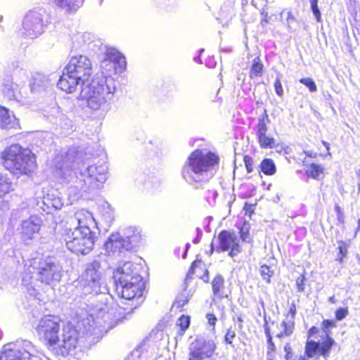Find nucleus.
I'll list each match as a JSON object with an SVG mask.
<instances>
[{
    "instance_id": "obj_1",
    "label": "nucleus",
    "mask_w": 360,
    "mask_h": 360,
    "mask_svg": "<svg viewBox=\"0 0 360 360\" xmlns=\"http://www.w3.org/2000/svg\"><path fill=\"white\" fill-rule=\"evenodd\" d=\"M82 153L77 148L63 150L53 160V164L58 174L68 181V195L73 202L82 197L86 193H91L103 187L108 178V166L105 162H98L82 169L72 168L79 164Z\"/></svg>"
},
{
    "instance_id": "obj_2",
    "label": "nucleus",
    "mask_w": 360,
    "mask_h": 360,
    "mask_svg": "<svg viewBox=\"0 0 360 360\" xmlns=\"http://www.w3.org/2000/svg\"><path fill=\"white\" fill-rule=\"evenodd\" d=\"M77 288V295L79 296H89L92 301L88 312L93 317L103 319L107 322L110 319L109 303L112 300L108 295V288L103 277L101 263L94 260L86 265L84 271L74 282Z\"/></svg>"
},
{
    "instance_id": "obj_3",
    "label": "nucleus",
    "mask_w": 360,
    "mask_h": 360,
    "mask_svg": "<svg viewBox=\"0 0 360 360\" xmlns=\"http://www.w3.org/2000/svg\"><path fill=\"white\" fill-rule=\"evenodd\" d=\"M71 228L65 236L67 248L77 255H87L94 248L98 230V223L91 212L85 209L75 212L70 219Z\"/></svg>"
},
{
    "instance_id": "obj_4",
    "label": "nucleus",
    "mask_w": 360,
    "mask_h": 360,
    "mask_svg": "<svg viewBox=\"0 0 360 360\" xmlns=\"http://www.w3.org/2000/svg\"><path fill=\"white\" fill-rule=\"evenodd\" d=\"M219 164V157L214 153L200 149L193 151L184 163L181 175L185 182L193 189H202L215 175Z\"/></svg>"
},
{
    "instance_id": "obj_5",
    "label": "nucleus",
    "mask_w": 360,
    "mask_h": 360,
    "mask_svg": "<svg viewBox=\"0 0 360 360\" xmlns=\"http://www.w3.org/2000/svg\"><path fill=\"white\" fill-rule=\"evenodd\" d=\"M63 276V267L52 257L34 258L27 262L22 283L30 290H35L38 283L49 286L58 284Z\"/></svg>"
},
{
    "instance_id": "obj_6",
    "label": "nucleus",
    "mask_w": 360,
    "mask_h": 360,
    "mask_svg": "<svg viewBox=\"0 0 360 360\" xmlns=\"http://www.w3.org/2000/svg\"><path fill=\"white\" fill-rule=\"evenodd\" d=\"M99 319L96 316L92 317L91 313L87 311L86 318L78 323L79 330L69 324L64 326L61 339L58 338V342L53 347L56 354L65 357L68 355L75 356L77 352H82L86 348L84 341L86 338L92 335L97 326H101Z\"/></svg>"
},
{
    "instance_id": "obj_7",
    "label": "nucleus",
    "mask_w": 360,
    "mask_h": 360,
    "mask_svg": "<svg viewBox=\"0 0 360 360\" xmlns=\"http://www.w3.org/2000/svg\"><path fill=\"white\" fill-rule=\"evenodd\" d=\"M116 82L110 76L96 77L90 83L83 84L79 97L86 100L87 106L93 110H108L115 100Z\"/></svg>"
},
{
    "instance_id": "obj_8",
    "label": "nucleus",
    "mask_w": 360,
    "mask_h": 360,
    "mask_svg": "<svg viewBox=\"0 0 360 360\" xmlns=\"http://www.w3.org/2000/svg\"><path fill=\"white\" fill-rule=\"evenodd\" d=\"M1 158L5 169L18 178L22 175H30L37 167L35 155L19 144L6 147L1 153Z\"/></svg>"
},
{
    "instance_id": "obj_9",
    "label": "nucleus",
    "mask_w": 360,
    "mask_h": 360,
    "mask_svg": "<svg viewBox=\"0 0 360 360\" xmlns=\"http://www.w3.org/2000/svg\"><path fill=\"white\" fill-rule=\"evenodd\" d=\"M12 76L6 75L1 80V91L4 97L8 101H14L22 105L30 101V93L26 82L28 71L22 63L14 61L11 65Z\"/></svg>"
},
{
    "instance_id": "obj_10",
    "label": "nucleus",
    "mask_w": 360,
    "mask_h": 360,
    "mask_svg": "<svg viewBox=\"0 0 360 360\" xmlns=\"http://www.w3.org/2000/svg\"><path fill=\"white\" fill-rule=\"evenodd\" d=\"M115 290L120 297L133 300L142 296L144 282L142 276L134 270V264L127 262L113 273Z\"/></svg>"
},
{
    "instance_id": "obj_11",
    "label": "nucleus",
    "mask_w": 360,
    "mask_h": 360,
    "mask_svg": "<svg viewBox=\"0 0 360 360\" xmlns=\"http://www.w3.org/2000/svg\"><path fill=\"white\" fill-rule=\"evenodd\" d=\"M49 23V15L44 8L30 10L22 20L23 34L31 39L37 38L44 32Z\"/></svg>"
},
{
    "instance_id": "obj_12",
    "label": "nucleus",
    "mask_w": 360,
    "mask_h": 360,
    "mask_svg": "<svg viewBox=\"0 0 360 360\" xmlns=\"http://www.w3.org/2000/svg\"><path fill=\"white\" fill-rule=\"evenodd\" d=\"M31 342L18 340L4 345L0 360H42Z\"/></svg>"
},
{
    "instance_id": "obj_13",
    "label": "nucleus",
    "mask_w": 360,
    "mask_h": 360,
    "mask_svg": "<svg viewBox=\"0 0 360 360\" xmlns=\"http://www.w3.org/2000/svg\"><path fill=\"white\" fill-rule=\"evenodd\" d=\"M60 319L53 315H46L40 319L36 327L38 335L49 347H54L58 342Z\"/></svg>"
},
{
    "instance_id": "obj_14",
    "label": "nucleus",
    "mask_w": 360,
    "mask_h": 360,
    "mask_svg": "<svg viewBox=\"0 0 360 360\" xmlns=\"http://www.w3.org/2000/svg\"><path fill=\"white\" fill-rule=\"evenodd\" d=\"M72 46L71 53L77 51L96 53L103 45L102 41L92 32H77L72 38Z\"/></svg>"
},
{
    "instance_id": "obj_15",
    "label": "nucleus",
    "mask_w": 360,
    "mask_h": 360,
    "mask_svg": "<svg viewBox=\"0 0 360 360\" xmlns=\"http://www.w3.org/2000/svg\"><path fill=\"white\" fill-rule=\"evenodd\" d=\"M217 349L215 342L212 340L197 338L188 347V360H206L214 355Z\"/></svg>"
},
{
    "instance_id": "obj_16",
    "label": "nucleus",
    "mask_w": 360,
    "mask_h": 360,
    "mask_svg": "<svg viewBox=\"0 0 360 360\" xmlns=\"http://www.w3.org/2000/svg\"><path fill=\"white\" fill-rule=\"evenodd\" d=\"M270 123V119L266 110L260 115L257 119V123L253 127V131L256 135L257 142L261 148H274L276 146V141L274 137L268 134V124Z\"/></svg>"
},
{
    "instance_id": "obj_17",
    "label": "nucleus",
    "mask_w": 360,
    "mask_h": 360,
    "mask_svg": "<svg viewBox=\"0 0 360 360\" xmlns=\"http://www.w3.org/2000/svg\"><path fill=\"white\" fill-rule=\"evenodd\" d=\"M70 73L81 77L84 82L88 83V79L92 74V63L90 59L84 55H72L65 68Z\"/></svg>"
},
{
    "instance_id": "obj_18",
    "label": "nucleus",
    "mask_w": 360,
    "mask_h": 360,
    "mask_svg": "<svg viewBox=\"0 0 360 360\" xmlns=\"http://www.w3.org/2000/svg\"><path fill=\"white\" fill-rule=\"evenodd\" d=\"M219 245L216 248L217 252H226L230 250L229 255L234 257L242 252L243 248L237 235L230 231L223 230L217 236Z\"/></svg>"
},
{
    "instance_id": "obj_19",
    "label": "nucleus",
    "mask_w": 360,
    "mask_h": 360,
    "mask_svg": "<svg viewBox=\"0 0 360 360\" xmlns=\"http://www.w3.org/2000/svg\"><path fill=\"white\" fill-rule=\"evenodd\" d=\"M131 242L127 241L120 233H112L105 243V248L110 256H122L132 249Z\"/></svg>"
},
{
    "instance_id": "obj_20",
    "label": "nucleus",
    "mask_w": 360,
    "mask_h": 360,
    "mask_svg": "<svg viewBox=\"0 0 360 360\" xmlns=\"http://www.w3.org/2000/svg\"><path fill=\"white\" fill-rule=\"evenodd\" d=\"M84 84H86L87 83L82 80L81 77L75 75L73 73H70L67 71V69L65 68L57 85L58 88L63 91H65L66 93H72L76 91L79 84H81L82 89Z\"/></svg>"
},
{
    "instance_id": "obj_21",
    "label": "nucleus",
    "mask_w": 360,
    "mask_h": 360,
    "mask_svg": "<svg viewBox=\"0 0 360 360\" xmlns=\"http://www.w3.org/2000/svg\"><path fill=\"white\" fill-rule=\"evenodd\" d=\"M41 225V219L37 215H32L22 221L20 233L25 240L32 239L39 232Z\"/></svg>"
},
{
    "instance_id": "obj_22",
    "label": "nucleus",
    "mask_w": 360,
    "mask_h": 360,
    "mask_svg": "<svg viewBox=\"0 0 360 360\" xmlns=\"http://www.w3.org/2000/svg\"><path fill=\"white\" fill-rule=\"evenodd\" d=\"M50 84L51 81L47 76L39 72L34 73L29 80V84L27 86L30 93V101L28 104L32 102V94L40 93L45 90Z\"/></svg>"
},
{
    "instance_id": "obj_23",
    "label": "nucleus",
    "mask_w": 360,
    "mask_h": 360,
    "mask_svg": "<svg viewBox=\"0 0 360 360\" xmlns=\"http://www.w3.org/2000/svg\"><path fill=\"white\" fill-rule=\"evenodd\" d=\"M103 58L118 65L120 71L125 70L127 66L125 57L116 49L105 47Z\"/></svg>"
},
{
    "instance_id": "obj_24",
    "label": "nucleus",
    "mask_w": 360,
    "mask_h": 360,
    "mask_svg": "<svg viewBox=\"0 0 360 360\" xmlns=\"http://www.w3.org/2000/svg\"><path fill=\"white\" fill-rule=\"evenodd\" d=\"M58 8L67 13H75L83 4L84 0H51Z\"/></svg>"
},
{
    "instance_id": "obj_25",
    "label": "nucleus",
    "mask_w": 360,
    "mask_h": 360,
    "mask_svg": "<svg viewBox=\"0 0 360 360\" xmlns=\"http://www.w3.org/2000/svg\"><path fill=\"white\" fill-rule=\"evenodd\" d=\"M212 289L214 296L219 300L226 297L224 278L221 274H217L212 281Z\"/></svg>"
},
{
    "instance_id": "obj_26",
    "label": "nucleus",
    "mask_w": 360,
    "mask_h": 360,
    "mask_svg": "<svg viewBox=\"0 0 360 360\" xmlns=\"http://www.w3.org/2000/svg\"><path fill=\"white\" fill-rule=\"evenodd\" d=\"M15 121V116L11 115L6 108L0 106V128H12L14 127Z\"/></svg>"
},
{
    "instance_id": "obj_27",
    "label": "nucleus",
    "mask_w": 360,
    "mask_h": 360,
    "mask_svg": "<svg viewBox=\"0 0 360 360\" xmlns=\"http://www.w3.org/2000/svg\"><path fill=\"white\" fill-rule=\"evenodd\" d=\"M118 65H116L114 62H110V60H106L105 58H103L101 61V75H98L97 77L102 76H110L112 77V74L116 73H122L124 71H120L118 68Z\"/></svg>"
},
{
    "instance_id": "obj_28",
    "label": "nucleus",
    "mask_w": 360,
    "mask_h": 360,
    "mask_svg": "<svg viewBox=\"0 0 360 360\" xmlns=\"http://www.w3.org/2000/svg\"><path fill=\"white\" fill-rule=\"evenodd\" d=\"M101 217L107 227H109L114 220V212L110 205L105 202L99 207Z\"/></svg>"
},
{
    "instance_id": "obj_29",
    "label": "nucleus",
    "mask_w": 360,
    "mask_h": 360,
    "mask_svg": "<svg viewBox=\"0 0 360 360\" xmlns=\"http://www.w3.org/2000/svg\"><path fill=\"white\" fill-rule=\"evenodd\" d=\"M127 241L131 242V246L136 245L141 239L140 231L135 227H128L124 230L123 236Z\"/></svg>"
},
{
    "instance_id": "obj_30",
    "label": "nucleus",
    "mask_w": 360,
    "mask_h": 360,
    "mask_svg": "<svg viewBox=\"0 0 360 360\" xmlns=\"http://www.w3.org/2000/svg\"><path fill=\"white\" fill-rule=\"evenodd\" d=\"M264 71V65L259 57L252 60L250 71V79H255L261 77Z\"/></svg>"
},
{
    "instance_id": "obj_31",
    "label": "nucleus",
    "mask_w": 360,
    "mask_h": 360,
    "mask_svg": "<svg viewBox=\"0 0 360 360\" xmlns=\"http://www.w3.org/2000/svg\"><path fill=\"white\" fill-rule=\"evenodd\" d=\"M12 182L7 174H0V200L11 191Z\"/></svg>"
},
{
    "instance_id": "obj_32",
    "label": "nucleus",
    "mask_w": 360,
    "mask_h": 360,
    "mask_svg": "<svg viewBox=\"0 0 360 360\" xmlns=\"http://www.w3.org/2000/svg\"><path fill=\"white\" fill-rule=\"evenodd\" d=\"M326 338V340L321 344L319 343V354L327 360L335 341L331 337Z\"/></svg>"
},
{
    "instance_id": "obj_33",
    "label": "nucleus",
    "mask_w": 360,
    "mask_h": 360,
    "mask_svg": "<svg viewBox=\"0 0 360 360\" xmlns=\"http://www.w3.org/2000/svg\"><path fill=\"white\" fill-rule=\"evenodd\" d=\"M262 172L266 175H273L276 172L274 162L270 158H265L260 165Z\"/></svg>"
},
{
    "instance_id": "obj_34",
    "label": "nucleus",
    "mask_w": 360,
    "mask_h": 360,
    "mask_svg": "<svg viewBox=\"0 0 360 360\" xmlns=\"http://www.w3.org/2000/svg\"><path fill=\"white\" fill-rule=\"evenodd\" d=\"M317 354H319V343L313 340L307 341L304 354L306 358H312Z\"/></svg>"
},
{
    "instance_id": "obj_35",
    "label": "nucleus",
    "mask_w": 360,
    "mask_h": 360,
    "mask_svg": "<svg viewBox=\"0 0 360 360\" xmlns=\"http://www.w3.org/2000/svg\"><path fill=\"white\" fill-rule=\"evenodd\" d=\"M250 225L248 222H244L239 230L240 238L243 242L252 244L253 243L252 237L250 235Z\"/></svg>"
},
{
    "instance_id": "obj_36",
    "label": "nucleus",
    "mask_w": 360,
    "mask_h": 360,
    "mask_svg": "<svg viewBox=\"0 0 360 360\" xmlns=\"http://www.w3.org/2000/svg\"><path fill=\"white\" fill-rule=\"evenodd\" d=\"M281 331L276 335V337L281 338L284 336H290L294 330V323L291 321H282L280 326Z\"/></svg>"
},
{
    "instance_id": "obj_37",
    "label": "nucleus",
    "mask_w": 360,
    "mask_h": 360,
    "mask_svg": "<svg viewBox=\"0 0 360 360\" xmlns=\"http://www.w3.org/2000/svg\"><path fill=\"white\" fill-rule=\"evenodd\" d=\"M233 1H229L227 4L224 3L221 7L219 15L221 18L229 20L233 15Z\"/></svg>"
},
{
    "instance_id": "obj_38",
    "label": "nucleus",
    "mask_w": 360,
    "mask_h": 360,
    "mask_svg": "<svg viewBox=\"0 0 360 360\" xmlns=\"http://www.w3.org/2000/svg\"><path fill=\"white\" fill-rule=\"evenodd\" d=\"M323 168L321 165L311 164L307 169L306 173L308 176L313 179H318L321 174L323 173Z\"/></svg>"
},
{
    "instance_id": "obj_39",
    "label": "nucleus",
    "mask_w": 360,
    "mask_h": 360,
    "mask_svg": "<svg viewBox=\"0 0 360 360\" xmlns=\"http://www.w3.org/2000/svg\"><path fill=\"white\" fill-rule=\"evenodd\" d=\"M58 124L64 129L65 132H68L69 130L72 129L73 127L72 122L64 115L60 117Z\"/></svg>"
},
{
    "instance_id": "obj_40",
    "label": "nucleus",
    "mask_w": 360,
    "mask_h": 360,
    "mask_svg": "<svg viewBox=\"0 0 360 360\" xmlns=\"http://www.w3.org/2000/svg\"><path fill=\"white\" fill-rule=\"evenodd\" d=\"M338 260L340 262H342L344 257H346V255H347V251H348V245L342 241V240H340L338 242Z\"/></svg>"
},
{
    "instance_id": "obj_41",
    "label": "nucleus",
    "mask_w": 360,
    "mask_h": 360,
    "mask_svg": "<svg viewBox=\"0 0 360 360\" xmlns=\"http://www.w3.org/2000/svg\"><path fill=\"white\" fill-rule=\"evenodd\" d=\"M236 333L232 328H229L226 330V334L224 335V341L225 344L229 345L232 348H234V345L233 344V340L236 338Z\"/></svg>"
},
{
    "instance_id": "obj_42",
    "label": "nucleus",
    "mask_w": 360,
    "mask_h": 360,
    "mask_svg": "<svg viewBox=\"0 0 360 360\" xmlns=\"http://www.w3.org/2000/svg\"><path fill=\"white\" fill-rule=\"evenodd\" d=\"M176 325L180 327L182 333H184L190 326V317L185 315H181L176 323Z\"/></svg>"
},
{
    "instance_id": "obj_43",
    "label": "nucleus",
    "mask_w": 360,
    "mask_h": 360,
    "mask_svg": "<svg viewBox=\"0 0 360 360\" xmlns=\"http://www.w3.org/2000/svg\"><path fill=\"white\" fill-rule=\"evenodd\" d=\"M336 327V323L335 321L330 320V319H326L323 320L322 322V328L323 330L326 335V337H330V328Z\"/></svg>"
},
{
    "instance_id": "obj_44",
    "label": "nucleus",
    "mask_w": 360,
    "mask_h": 360,
    "mask_svg": "<svg viewBox=\"0 0 360 360\" xmlns=\"http://www.w3.org/2000/svg\"><path fill=\"white\" fill-rule=\"evenodd\" d=\"M260 274L264 280L267 283H270V278L273 276V271L270 270V267L267 265H262L259 270Z\"/></svg>"
},
{
    "instance_id": "obj_45",
    "label": "nucleus",
    "mask_w": 360,
    "mask_h": 360,
    "mask_svg": "<svg viewBox=\"0 0 360 360\" xmlns=\"http://www.w3.org/2000/svg\"><path fill=\"white\" fill-rule=\"evenodd\" d=\"M300 82L306 86L311 92H316L317 91L316 85L311 78H301Z\"/></svg>"
},
{
    "instance_id": "obj_46",
    "label": "nucleus",
    "mask_w": 360,
    "mask_h": 360,
    "mask_svg": "<svg viewBox=\"0 0 360 360\" xmlns=\"http://www.w3.org/2000/svg\"><path fill=\"white\" fill-rule=\"evenodd\" d=\"M311 11L318 22L321 21V14L318 6V0H309Z\"/></svg>"
},
{
    "instance_id": "obj_47",
    "label": "nucleus",
    "mask_w": 360,
    "mask_h": 360,
    "mask_svg": "<svg viewBox=\"0 0 360 360\" xmlns=\"http://www.w3.org/2000/svg\"><path fill=\"white\" fill-rule=\"evenodd\" d=\"M47 204L51 205L56 210H60L63 206V202L60 198H54L51 199L49 197L46 198Z\"/></svg>"
},
{
    "instance_id": "obj_48",
    "label": "nucleus",
    "mask_w": 360,
    "mask_h": 360,
    "mask_svg": "<svg viewBox=\"0 0 360 360\" xmlns=\"http://www.w3.org/2000/svg\"><path fill=\"white\" fill-rule=\"evenodd\" d=\"M280 75H281L280 74L277 75V77L274 82V86L276 94L278 96L282 97L283 96V86H282V84L281 82Z\"/></svg>"
},
{
    "instance_id": "obj_49",
    "label": "nucleus",
    "mask_w": 360,
    "mask_h": 360,
    "mask_svg": "<svg viewBox=\"0 0 360 360\" xmlns=\"http://www.w3.org/2000/svg\"><path fill=\"white\" fill-rule=\"evenodd\" d=\"M335 314L337 321H342L349 314V311L347 307H341L335 311Z\"/></svg>"
},
{
    "instance_id": "obj_50",
    "label": "nucleus",
    "mask_w": 360,
    "mask_h": 360,
    "mask_svg": "<svg viewBox=\"0 0 360 360\" xmlns=\"http://www.w3.org/2000/svg\"><path fill=\"white\" fill-rule=\"evenodd\" d=\"M206 319L207 320V324L209 327H210V330L215 333V326L217 321V319L213 314H207L206 315Z\"/></svg>"
},
{
    "instance_id": "obj_51",
    "label": "nucleus",
    "mask_w": 360,
    "mask_h": 360,
    "mask_svg": "<svg viewBox=\"0 0 360 360\" xmlns=\"http://www.w3.org/2000/svg\"><path fill=\"white\" fill-rule=\"evenodd\" d=\"M305 278L304 276H300L296 279V286L298 292H303L305 288Z\"/></svg>"
},
{
    "instance_id": "obj_52",
    "label": "nucleus",
    "mask_w": 360,
    "mask_h": 360,
    "mask_svg": "<svg viewBox=\"0 0 360 360\" xmlns=\"http://www.w3.org/2000/svg\"><path fill=\"white\" fill-rule=\"evenodd\" d=\"M198 263L196 261L193 262L188 270L186 278L185 279V285H187L188 281L191 279L192 276L195 274V268L197 266Z\"/></svg>"
},
{
    "instance_id": "obj_53",
    "label": "nucleus",
    "mask_w": 360,
    "mask_h": 360,
    "mask_svg": "<svg viewBox=\"0 0 360 360\" xmlns=\"http://www.w3.org/2000/svg\"><path fill=\"white\" fill-rule=\"evenodd\" d=\"M335 211L337 214V218L339 223L342 224L344 222V214L342 211L341 207L339 205L335 206Z\"/></svg>"
},
{
    "instance_id": "obj_54",
    "label": "nucleus",
    "mask_w": 360,
    "mask_h": 360,
    "mask_svg": "<svg viewBox=\"0 0 360 360\" xmlns=\"http://www.w3.org/2000/svg\"><path fill=\"white\" fill-rule=\"evenodd\" d=\"M244 162H245V165L248 172H249V173L252 172V163H253L252 159L249 156H245Z\"/></svg>"
},
{
    "instance_id": "obj_55",
    "label": "nucleus",
    "mask_w": 360,
    "mask_h": 360,
    "mask_svg": "<svg viewBox=\"0 0 360 360\" xmlns=\"http://www.w3.org/2000/svg\"><path fill=\"white\" fill-rule=\"evenodd\" d=\"M196 237L193 240V243L194 244H198L200 243L202 236V231L200 228H196Z\"/></svg>"
},
{
    "instance_id": "obj_56",
    "label": "nucleus",
    "mask_w": 360,
    "mask_h": 360,
    "mask_svg": "<svg viewBox=\"0 0 360 360\" xmlns=\"http://www.w3.org/2000/svg\"><path fill=\"white\" fill-rule=\"evenodd\" d=\"M188 302V297H185L184 294H181L177 299L178 304L180 307H184Z\"/></svg>"
},
{
    "instance_id": "obj_57",
    "label": "nucleus",
    "mask_w": 360,
    "mask_h": 360,
    "mask_svg": "<svg viewBox=\"0 0 360 360\" xmlns=\"http://www.w3.org/2000/svg\"><path fill=\"white\" fill-rule=\"evenodd\" d=\"M267 355L269 356L275 351L276 346L272 340H271V342H267Z\"/></svg>"
},
{
    "instance_id": "obj_58",
    "label": "nucleus",
    "mask_w": 360,
    "mask_h": 360,
    "mask_svg": "<svg viewBox=\"0 0 360 360\" xmlns=\"http://www.w3.org/2000/svg\"><path fill=\"white\" fill-rule=\"evenodd\" d=\"M264 333L266 337L267 342H271V340H272V337L271 335L270 328L268 326L267 323L264 324Z\"/></svg>"
},
{
    "instance_id": "obj_59",
    "label": "nucleus",
    "mask_w": 360,
    "mask_h": 360,
    "mask_svg": "<svg viewBox=\"0 0 360 360\" xmlns=\"http://www.w3.org/2000/svg\"><path fill=\"white\" fill-rule=\"evenodd\" d=\"M319 333V329L316 326H312L308 331V335L312 337Z\"/></svg>"
},
{
    "instance_id": "obj_60",
    "label": "nucleus",
    "mask_w": 360,
    "mask_h": 360,
    "mask_svg": "<svg viewBox=\"0 0 360 360\" xmlns=\"http://www.w3.org/2000/svg\"><path fill=\"white\" fill-rule=\"evenodd\" d=\"M304 153L307 156L310 158H316L317 157V153L311 150L304 151Z\"/></svg>"
},
{
    "instance_id": "obj_61",
    "label": "nucleus",
    "mask_w": 360,
    "mask_h": 360,
    "mask_svg": "<svg viewBox=\"0 0 360 360\" xmlns=\"http://www.w3.org/2000/svg\"><path fill=\"white\" fill-rule=\"evenodd\" d=\"M289 313L294 316L296 313V308L295 304H292L289 309Z\"/></svg>"
},
{
    "instance_id": "obj_62",
    "label": "nucleus",
    "mask_w": 360,
    "mask_h": 360,
    "mask_svg": "<svg viewBox=\"0 0 360 360\" xmlns=\"http://www.w3.org/2000/svg\"><path fill=\"white\" fill-rule=\"evenodd\" d=\"M295 357L293 356V354L292 352L285 353V359L286 360H293Z\"/></svg>"
},
{
    "instance_id": "obj_63",
    "label": "nucleus",
    "mask_w": 360,
    "mask_h": 360,
    "mask_svg": "<svg viewBox=\"0 0 360 360\" xmlns=\"http://www.w3.org/2000/svg\"><path fill=\"white\" fill-rule=\"evenodd\" d=\"M284 351L285 353L292 352L291 346L289 343L286 344L284 347Z\"/></svg>"
},
{
    "instance_id": "obj_64",
    "label": "nucleus",
    "mask_w": 360,
    "mask_h": 360,
    "mask_svg": "<svg viewBox=\"0 0 360 360\" xmlns=\"http://www.w3.org/2000/svg\"><path fill=\"white\" fill-rule=\"evenodd\" d=\"M293 360H307L304 355L295 356Z\"/></svg>"
}]
</instances>
